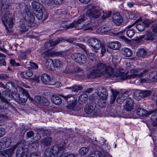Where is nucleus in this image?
I'll return each mask as SVG.
<instances>
[{
	"mask_svg": "<svg viewBox=\"0 0 157 157\" xmlns=\"http://www.w3.org/2000/svg\"><path fill=\"white\" fill-rule=\"evenodd\" d=\"M119 37L121 38L122 40L125 41L126 43H128L129 42V40L125 37L124 36H119Z\"/></svg>",
	"mask_w": 157,
	"mask_h": 157,
	"instance_id": "obj_61",
	"label": "nucleus"
},
{
	"mask_svg": "<svg viewBox=\"0 0 157 157\" xmlns=\"http://www.w3.org/2000/svg\"><path fill=\"white\" fill-rule=\"evenodd\" d=\"M103 15L102 18L104 19H105L109 17L111 15L112 13L111 11L103 12Z\"/></svg>",
	"mask_w": 157,
	"mask_h": 157,
	"instance_id": "obj_44",
	"label": "nucleus"
},
{
	"mask_svg": "<svg viewBox=\"0 0 157 157\" xmlns=\"http://www.w3.org/2000/svg\"><path fill=\"white\" fill-rule=\"evenodd\" d=\"M0 109H4L10 111H15V109L8 101H1L0 104Z\"/></svg>",
	"mask_w": 157,
	"mask_h": 157,
	"instance_id": "obj_14",
	"label": "nucleus"
},
{
	"mask_svg": "<svg viewBox=\"0 0 157 157\" xmlns=\"http://www.w3.org/2000/svg\"><path fill=\"white\" fill-rule=\"evenodd\" d=\"M52 140V138L49 137H47L44 138L42 141L43 144L46 146L50 145Z\"/></svg>",
	"mask_w": 157,
	"mask_h": 157,
	"instance_id": "obj_36",
	"label": "nucleus"
},
{
	"mask_svg": "<svg viewBox=\"0 0 157 157\" xmlns=\"http://www.w3.org/2000/svg\"><path fill=\"white\" fill-rule=\"evenodd\" d=\"M29 157H38V154L37 152H34L31 153Z\"/></svg>",
	"mask_w": 157,
	"mask_h": 157,
	"instance_id": "obj_64",
	"label": "nucleus"
},
{
	"mask_svg": "<svg viewBox=\"0 0 157 157\" xmlns=\"http://www.w3.org/2000/svg\"><path fill=\"white\" fill-rule=\"evenodd\" d=\"M71 57L75 61L80 64H84L86 63V57L82 54L74 53L71 55Z\"/></svg>",
	"mask_w": 157,
	"mask_h": 157,
	"instance_id": "obj_11",
	"label": "nucleus"
},
{
	"mask_svg": "<svg viewBox=\"0 0 157 157\" xmlns=\"http://www.w3.org/2000/svg\"><path fill=\"white\" fill-rule=\"evenodd\" d=\"M140 69H133L130 70V75H127V74L120 72L119 75L120 78L122 80L129 79L131 78H141L142 74H140Z\"/></svg>",
	"mask_w": 157,
	"mask_h": 157,
	"instance_id": "obj_6",
	"label": "nucleus"
},
{
	"mask_svg": "<svg viewBox=\"0 0 157 157\" xmlns=\"http://www.w3.org/2000/svg\"><path fill=\"white\" fill-rule=\"evenodd\" d=\"M112 19L114 23L117 25H120L123 22L122 18L119 13L113 14Z\"/></svg>",
	"mask_w": 157,
	"mask_h": 157,
	"instance_id": "obj_15",
	"label": "nucleus"
},
{
	"mask_svg": "<svg viewBox=\"0 0 157 157\" xmlns=\"http://www.w3.org/2000/svg\"><path fill=\"white\" fill-rule=\"evenodd\" d=\"M87 8L88 10L86 12V15L87 17L83 16H80L77 20L74 21L70 24V27H75L77 30L82 29L91 22L90 17L97 18L99 17L101 14L102 11L101 10H94L95 6L93 4L89 5Z\"/></svg>",
	"mask_w": 157,
	"mask_h": 157,
	"instance_id": "obj_1",
	"label": "nucleus"
},
{
	"mask_svg": "<svg viewBox=\"0 0 157 157\" xmlns=\"http://www.w3.org/2000/svg\"><path fill=\"white\" fill-rule=\"evenodd\" d=\"M43 103L40 104L43 105H44L48 106L49 104V102L48 100L44 97H42Z\"/></svg>",
	"mask_w": 157,
	"mask_h": 157,
	"instance_id": "obj_48",
	"label": "nucleus"
},
{
	"mask_svg": "<svg viewBox=\"0 0 157 157\" xmlns=\"http://www.w3.org/2000/svg\"><path fill=\"white\" fill-rule=\"evenodd\" d=\"M111 91L112 93V95L111 96L110 102L111 104H113L117 98V95L119 94V92L112 89H111Z\"/></svg>",
	"mask_w": 157,
	"mask_h": 157,
	"instance_id": "obj_25",
	"label": "nucleus"
},
{
	"mask_svg": "<svg viewBox=\"0 0 157 157\" xmlns=\"http://www.w3.org/2000/svg\"><path fill=\"white\" fill-rule=\"evenodd\" d=\"M138 56L143 57L145 56L147 54V52L146 50L144 49H139L136 53Z\"/></svg>",
	"mask_w": 157,
	"mask_h": 157,
	"instance_id": "obj_32",
	"label": "nucleus"
},
{
	"mask_svg": "<svg viewBox=\"0 0 157 157\" xmlns=\"http://www.w3.org/2000/svg\"><path fill=\"white\" fill-rule=\"evenodd\" d=\"M64 72L67 73L71 74L73 73V71L70 69L66 68Z\"/></svg>",
	"mask_w": 157,
	"mask_h": 157,
	"instance_id": "obj_63",
	"label": "nucleus"
},
{
	"mask_svg": "<svg viewBox=\"0 0 157 157\" xmlns=\"http://www.w3.org/2000/svg\"><path fill=\"white\" fill-rule=\"evenodd\" d=\"M94 109V106L91 104H88L85 106L84 111L86 113L89 114L91 113Z\"/></svg>",
	"mask_w": 157,
	"mask_h": 157,
	"instance_id": "obj_23",
	"label": "nucleus"
},
{
	"mask_svg": "<svg viewBox=\"0 0 157 157\" xmlns=\"http://www.w3.org/2000/svg\"><path fill=\"white\" fill-rule=\"evenodd\" d=\"M154 113L151 117V119L152 122V124L154 126H157V109L154 110H151L148 112V115H151Z\"/></svg>",
	"mask_w": 157,
	"mask_h": 157,
	"instance_id": "obj_16",
	"label": "nucleus"
},
{
	"mask_svg": "<svg viewBox=\"0 0 157 157\" xmlns=\"http://www.w3.org/2000/svg\"><path fill=\"white\" fill-rule=\"evenodd\" d=\"M59 157H75V155L73 154H67L64 153L61 154Z\"/></svg>",
	"mask_w": 157,
	"mask_h": 157,
	"instance_id": "obj_52",
	"label": "nucleus"
},
{
	"mask_svg": "<svg viewBox=\"0 0 157 157\" xmlns=\"http://www.w3.org/2000/svg\"><path fill=\"white\" fill-rule=\"evenodd\" d=\"M41 80L44 84H48L50 81V77L48 74H44L41 76Z\"/></svg>",
	"mask_w": 157,
	"mask_h": 157,
	"instance_id": "obj_21",
	"label": "nucleus"
},
{
	"mask_svg": "<svg viewBox=\"0 0 157 157\" xmlns=\"http://www.w3.org/2000/svg\"><path fill=\"white\" fill-rule=\"evenodd\" d=\"M87 42L89 46L92 48L93 51L96 53H98V50L101 49V54L102 56L106 52L105 45L101 44V41L98 39L95 38H91L87 40Z\"/></svg>",
	"mask_w": 157,
	"mask_h": 157,
	"instance_id": "obj_3",
	"label": "nucleus"
},
{
	"mask_svg": "<svg viewBox=\"0 0 157 157\" xmlns=\"http://www.w3.org/2000/svg\"><path fill=\"white\" fill-rule=\"evenodd\" d=\"M124 94L122 93H119V94L117 95V99H116V101L117 102L119 103H121V102H122L124 100L123 97Z\"/></svg>",
	"mask_w": 157,
	"mask_h": 157,
	"instance_id": "obj_35",
	"label": "nucleus"
},
{
	"mask_svg": "<svg viewBox=\"0 0 157 157\" xmlns=\"http://www.w3.org/2000/svg\"><path fill=\"white\" fill-rule=\"evenodd\" d=\"M11 143L10 140L8 139L6 141H3V142L0 141V149H2L5 148L6 147H7L10 146Z\"/></svg>",
	"mask_w": 157,
	"mask_h": 157,
	"instance_id": "obj_24",
	"label": "nucleus"
},
{
	"mask_svg": "<svg viewBox=\"0 0 157 157\" xmlns=\"http://www.w3.org/2000/svg\"><path fill=\"white\" fill-rule=\"evenodd\" d=\"M42 56L43 57V58L44 59H46L49 57V56H50L51 55V53L50 54L49 53V52L48 51V52H45L44 53H43L42 54Z\"/></svg>",
	"mask_w": 157,
	"mask_h": 157,
	"instance_id": "obj_54",
	"label": "nucleus"
},
{
	"mask_svg": "<svg viewBox=\"0 0 157 157\" xmlns=\"http://www.w3.org/2000/svg\"><path fill=\"white\" fill-rule=\"evenodd\" d=\"M33 8L35 11L34 13L36 18L39 20L43 18L45 20L47 17V14L45 12H43L42 9V5L38 2H33L32 3Z\"/></svg>",
	"mask_w": 157,
	"mask_h": 157,
	"instance_id": "obj_5",
	"label": "nucleus"
},
{
	"mask_svg": "<svg viewBox=\"0 0 157 157\" xmlns=\"http://www.w3.org/2000/svg\"><path fill=\"white\" fill-rule=\"evenodd\" d=\"M142 98L147 97L152 93V92L149 90L142 91Z\"/></svg>",
	"mask_w": 157,
	"mask_h": 157,
	"instance_id": "obj_38",
	"label": "nucleus"
},
{
	"mask_svg": "<svg viewBox=\"0 0 157 157\" xmlns=\"http://www.w3.org/2000/svg\"><path fill=\"white\" fill-rule=\"evenodd\" d=\"M63 66L62 62L58 59L53 60V67H61Z\"/></svg>",
	"mask_w": 157,
	"mask_h": 157,
	"instance_id": "obj_31",
	"label": "nucleus"
},
{
	"mask_svg": "<svg viewBox=\"0 0 157 157\" xmlns=\"http://www.w3.org/2000/svg\"><path fill=\"white\" fill-rule=\"evenodd\" d=\"M14 84L12 82H7L6 85L5 86V88L6 89H9V87H13L14 86Z\"/></svg>",
	"mask_w": 157,
	"mask_h": 157,
	"instance_id": "obj_51",
	"label": "nucleus"
},
{
	"mask_svg": "<svg viewBox=\"0 0 157 157\" xmlns=\"http://www.w3.org/2000/svg\"><path fill=\"white\" fill-rule=\"evenodd\" d=\"M21 94L23 96L25 95V98L21 97L19 94H16V98L15 99L20 104L25 102L28 98L30 97V95L25 90L22 88H21Z\"/></svg>",
	"mask_w": 157,
	"mask_h": 157,
	"instance_id": "obj_12",
	"label": "nucleus"
},
{
	"mask_svg": "<svg viewBox=\"0 0 157 157\" xmlns=\"http://www.w3.org/2000/svg\"><path fill=\"white\" fill-rule=\"evenodd\" d=\"M137 114L140 116H147L148 115V112L147 113V112L144 109L141 108H139L136 110Z\"/></svg>",
	"mask_w": 157,
	"mask_h": 157,
	"instance_id": "obj_26",
	"label": "nucleus"
},
{
	"mask_svg": "<svg viewBox=\"0 0 157 157\" xmlns=\"http://www.w3.org/2000/svg\"><path fill=\"white\" fill-rule=\"evenodd\" d=\"M94 69L90 74L95 77H98L103 74H106L111 76L113 74V71L111 66H107L102 63H99L94 67Z\"/></svg>",
	"mask_w": 157,
	"mask_h": 157,
	"instance_id": "obj_2",
	"label": "nucleus"
},
{
	"mask_svg": "<svg viewBox=\"0 0 157 157\" xmlns=\"http://www.w3.org/2000/svg\"><path fill=\"white\" fill-rule=\"evenodd\" d=\"M136 23L135 27L136 29L140 32L143 31L146 27L148 26L151 23V21L149 19H146L142 21L141 19H138L136 20L135 23Z\"/></svg>",
	"mask_w": 157,
	"mask_h": 157,
	"instance_id": "obj_10",
	"label": "nucleus"
},
{
	"mask_svg": "<svg viewBox=\"0 0 157 157\" xmlns=\"http://www.w3.org/2000/svg\"><path fill=\"white\" fill-rule=\"evenodd\" d=\"M133 102L132 99L129 98L126 100L125 105L124 107V110L127 111L131 110L133 108Z\"/></svg>",
	"mask_w": 157,
	"mask_h": 157,
	"instance_id": "obj_18",
	"label": "nucleus"
},
{
	"mask_svg": "<svg viewBox=\"0 0 157 157\" xmlns=\"http://www.w3.org/2000/svg\"><path fill=\"white\" fill-rule=\"evenodd\" d=\"M88 99V95L86 93L81 94L79 98V100L80 101L84 103Z\"/></svg>",
	"mask_w": 157,
	"mask_h": 157,
	"instance_id": "obj_33",
	"label": "nucleus"
},
{
	"mask_svg": "<svg viewBox=\"0 0 157 157\" xmlns=\"http://www.w3.org/2000/svg\"><path fill=\"white\" fill-rule=\"evenodd\" d=\"M2 21L7 29L8 30L9 28H12L13 24V19L12 14L8 11L6 12L2 17Z\"/></svg>",
	"mask_w": 157,
	"mask_h": 157,
	"instance_id": "obj_9",
	"label": "nucleus"
},
{
	"mask_svg": "<svg viewBox=\"0 0 157 157\" xmlns=\"http://www.w3.org/2000/svg\"><path fill=\"white\" fill-rule=\"evenodd\" d=\"M50 41L49 42H46L44 44V47L46 50H49L53 48V46L52 45Z\"/></svg>",
	"mask_w": 157,
	"mask_h": 157,
	"instance_id": "obj_40",
	"label": "nucleus"
},
{
	"mask_svg": "<svg viewBox=\"0 0 157 157\" xmlns=\"http://www.w3.org/2000/svg\"><path fill=\"white\" fill-rule=\"evenodd\" d=\"M43 97H41L39 95L37 96H36L35 98V100L37 102L41 104V103H43V101H42Z\"/></svg>",
	"mask_w": 157,
	"mask_h": 157,
	"instance_id": "obj_49",
	"label": "nucleus"
},
{
	"mask_svg": "<svg viewBox=\"0 0 157 157\" xmlns=\"http://www.w3.org/2000/svg\"><path fill=\"white\" fill-rule=\"evenodd\" d=\"M52 102L54 104L59 105L62 103V100L60 97L56 95H52L51 97Z\"/></svg>",
	"mask_w": 157,
	"mask_h": 157,
	"instance_id": "obj_22",
	"label": "nucleus"
},
{
	"mask_svg": "<svg viewBox=\"0 0 157 157\" xmlns=\"http://www.w3.org/2000/svg\"><path fill=\"white\" fill-rule=\"evenodd\" d=\"M60 96L63 97L65 100L69 102L77 103V101L75 100L73 96L71 94H69L66 96H64L63 95H60Z\"/></svg>",
	"mask_w": 157,
	"mask_h": 157,
	"instance_id": "obj_20",
	"label": "nucleus"
},
{
	"mask_svg": "<svg viewBox=\"0 0 157 157\" xmlns=\"http://www.w3.org/2000/svg\"><path fill=\"white\" fill-rule=\"evenodd\" d=\"M149 80H151L153 81H155L157 79V71H155L151 72L150 74Z\"/></svg>",
	"mask_w": 157,
	"mask_h": 157,
	"instance_id": "obj_28",
	"label": "nucleus"
},
{
	"mask_svg": "<svg viewBox=\"0 0 157 157\" xmlns=\"http://www.w3.org/2000/svg\"><path fill=\"white\" fill-rule=\"evenodd\" d=\"M31 7L29 5H26L24 9V12L25 13V20L28 22L27 25L29 27H33L34 25V23L35 17L34 13L31 11Z\"/></svg>",
	"mask_w": 157,
	"mask_h": 157,
	"instance_id": "obj_7",
	"label": "nucleus"
},
{
	"mask_svg": "<svg viewBox=\"0 0 157 157\" xmlns=\"http://www.w3.org/2000/svg\"><path fill=\"white\" fill-rule=\"evenodd\" d=\"M121 52L122 54L125 57H129L132 55V51L129 48H124L122 49Z\"/></svg>",
	"mask_w": 157,
	"mask_h": 157,
	"instance_id": "obj_19",
	"label": "nucleus"
},
{
	"mask_svg": "<svg viewBox=\"0 0 157 157\" xmlns=\"http://www.w3.org/2000/svg\"><path fill=\"white\" fill-rule=\"evenodd\" d=\"M127 36L129 37H132L135 34V31L133 29H130L127 31Z\"/></svg>",
	"mask_w": 157,
	"mask_h": 157,
	"instance_id": "obj_39",
	"label": "nucleus"
},
{
	"mask_svg": "<svg viewBox=\"0 0 157 157\" xmlns=\"http://www.w3.org/2000/svg\"><path fill=\"white\" fill-rule=\"evenodd\" d=\"M6 134L5 128L0 127V138L3 137Z\"/></svg>",
	"mask_w": 157,
	"mask_h": 157,
	"instance_id": "obj_55",
	"label": "nucleus"
},
{
	"mask_svg": "<svg viewBox=\"0 0 157 157\" xmlns=\"http://www.w3.org/2000/svg\"><path fill=\"white\" fill-rule=\"evenodd\" d=\"M142 91L140 90H137L134 93V96L140 98H142Z\"/></svg>",
	"mask_w": 157,
	"mask_h": 157,
	"instance_id": "obj_46",
	"label": "nucleus"
},
{
	"mask_svg": "<svg viewBox=\"0 0 157 157\" xmlns=\"http://www.w3.org/2000/svg\"><path fill=\"white\" fill-rule=\"evenodd\" d=\"M154 39V36L151 32L147 33L145 39L148 40H152Z\"/></svg>",
	"mask_w": 157,
	"mask_h": 157,
	"instance_id": "obj_45",
	"label": "nucleus"
},
{
	"mask_svg": "<svg viewBox=\"0 0 157 157\" xmlns=\"http://www.w3.org/2000/svg\"><path fill=\"white\" fill-rule=\"evenodd\" d=\"M29 53V51H21L20 54V57L22 59H25L27 58V54Z\"/></svg>",
	"mask_w": 157,
	"mask_h": 157,
	"instance_id": "obj_41",
	"label": "nucleus"
},
{
	"mask_svg": "<svg viewBox=\"0 0 157 157\" xmlns=\"http://www.w3.org/2000/svg\"><path fill=\"white\" fill-rule=\"evenodd\" d=\"M34 133L32 131H29L27 132L26 133V136L28 138H30L33 136Z\"/></svg>",
	"mask_w": 157,
	"mask_h": 157,
	"instance_id": "obj_60",
	"label": "nucleus"
},
{
	"mask_svg": "<svg viewBox=\"0 0 157 157\" xmlns=\"http://www.w3.org/2000/svg\"><path fill=\"white\" fill-rule=\"evenodd\" d=\"M45 66L48 70L51 69L53 67V60L52 59H48L46 62Z\"/></svg>",
	"mask_w": 157,
	"mask_h": 157,
	"instance_id": "obj_29",
	"label": "nucleus"
},
{
	"mask_svg": "<svg viewBox=\"0 0 157 157\" xmlns=\"http://www.w3.org/2000/svg\"><path fill=\"white\" fill-rule=\"evenodd\" d=\"M25 147V142L21 141L17 144L16 146L13 148L12 151H14L16 148H17L16 153V157H27L29 150Z\"/></svg>",
	"mask_w": 157,
	"mask_h": 157,
	"instance_id": "obj_4",
	"label": "nucleus"
},
{
	"mask_svg": "<svg viewBox=\"0 0 157 157\" xmlns=\"http://www.w3.org/2000/svg\"><path fill=\"white\" fill-rule=\"evenodd\" d=\"M9 6L10 3L8 2H5L2 3V8L3 9L7 10V9L8 8Z\"/></svg>",
	"mask_w": 157,
	"mask_h": 157,
	"instance_id": "obj_50",
	"label": "nucleus"
},
{
	"mask_svg": "<svg viewBox=\"0 0 157 157\" xmlns=\"http://www.w3.org/2000/svg\"><path fill=\"white\" fill-rule=\"evenodd\" d=\"M63 146L59 147L55 145L51 148L48 149L45 152L46 157H55V155H58L59 153L63 154L64 151Z\"/></svg>",
	"mask_w": 157,
	"mask_h": 157,
	"instance_id": "obj_8",
	"label": "nucleus"
},
{
	"mask_svg": "<svg viewBox=\"0 0 157 157\" xmlns=\"http://www.w3.org/2000/svg\"><path fill=\"white\" fill-rule=\"evenodd\" d=\"M77 103L69 102L68 105L66 106L67 109H70L74 110Z\"/></svg>",
	"mask_w": 157,
	"mask_h": 157,
	"instance_id": "obj_42",
	"label": "nucleus"
},
{
	"mask_svg": "<svg viewBox=\"0 0 157 157\" xmlns=\"http://www.w3.org/2000/svg\"><path fill=\"white\" fill-rule=\"evenodd\" d=\"M107 47L109 48L114 50L119 49L121 46L120 43L118 41L110 42L107 44Z\"/></svg>",
	"mask_w": 157,
	"mask_h": 157,
	"instance_id": "obj_17",
	"label": "nucleus"
},
{
	"mask_svg": "<svg viewBox=\"0 0 157 157\" xmlns=\"http://www.w3.org/2000/svg\"><path fill=\"white\" fill-rule=\"evenodd\" d=\"M64 52L63 51H53L51 52V55L53 56L63 57L64 56Z\"/></svg>",
	"mask_w": 157,
	"mask_h": 157,
	"instance_id": "obj_34",
	"label": "nucleus"
},
{
	"mask_svg": "<svg viewBox=\"0 0 157 157\" xmlns=\"http://www.w3.org/2000/svg\"><path fill=\"white\" fill-rule=\"evenodd\" d=\"M66 89H70L73 92H76L78 90H82V87L79 86H74L71 87H67Z\"/></svg>",
	"mask_w": 157,
	"mask_h": 157,
	"instance_id": "obj_30",
	"label": "nucleus"
},
{
	"mask_svg": "<svg viewBox=\"0 0 157 157\" xmlns=\"http://www.w3.org/2000/svg\"><path fill=\"white\" fill-rule=\"evenodd\" d=\"M62 40V38L61 37H57L56 38H55L53 39H52V40H50V42L52 44V45L53 46V47L58 44Z\"/></svg>",
	"mask_w": 157,
	"mask_h": 157,
	"instance_id": "obj_27",
	"label": "nucleus"
},
{
	"mask_svg": "<svg viewBox=\"0 0 157 157\" xmlns=\"http://www.w3.org/2000/svg\"><path fill=\"white\" fill-rule=\"evenodd\" d=\"M141 70L140 69V74H142L141 75V78L143 77L144 75L147 72L149 71V69H147L144 70L143 71H141Z\"/></svg>",
	"mask_w": 157,
	"mask_h": 157,
	"instance_id": "obj_58",
	"label": "nucleus"
},
{
	"mask_svg": "<svg viewBox=\"0 0 157 157\" xmlns=\"http://www.w3.org/2000/svg\"><path fill=\"white\" fill-rule=\"evenodd\" d=\"M129 14V19H133L135 17L136 15L134 13H133L130 12Z\"/></svg>",
	"mask_w": 157,
	"mask_h": 157,
	"instance_id": "obj_59",
	"label": "nucleus"
},
{
	"mask_svg": "<svg viewBox=\"0 0 157 157\" xmlns=\"http://www.w3.org/2000/svg\"><path fill=\"white\" fill-rule=\"evenodd\" d=\"M97 94L100 99L105 100L108 97V93L106 90L104 88L99 87L97 89Z\"/></svg>",
	"mask_w": 157,
	"mask_h": 157,
	"instance_id": "obj_13",
	"label": "nucleus"
},
{
	"mask_svg": "<svg viewBox=\"0 0 157 157\" xmlns=\"http://www.w3.org/2000/svg\"><path fill=\"white\" fill-rule=\"evenodd\" d=\"M20 31L21 32H26L27 30V29L25 26L24 24H21L20 25Z\"/></svg>",
	"mask_w": 157,
	"mask_h": 157,
	"instance_id": "obj_53",
	"label": "nucleus"
},
{
	"mask_svg": "<svg viewBox=\"0 0 157 157\" xmlns=\"http://www.w3.org/2000/svg\"><path fill=\"white\" fill-rule=\"evenodd\" d=\"M33 71L31 70H29L25 71V75L28 77H30L33 75Z\"/></svg>",
	"mask_w": 157,
	"mask_h": 157,
	"instance_id": "obj_56",
	"label": "nucleus"
},
{
	"mask_svg": "<svg viewBox=\"0 0 157 157\" xmlns=\"http://www.w3.org/2000/svg\"><path fill=\"white\" fill-rule=\"evenodd\" d=\"M88 151V149L86 147H82L79 150V153L81 155H84L86 154Z\"/></svg>",
	"mask_w": 157,
	"mask_h": 157,
	"instance_id": "obj_43",
	"label": "nucleus"
},
{
	"mask_svg": "<svg viewBox=\"0 0 157 157\" xmlns=\"http://www.w3.org/2000/svg\"><path fill=\"white\" fill-rule=\"evenodd\" d=\"M10 63L11 65L13 66H17L20 65L19 63H17L13 59H11L10 60Z\"/></svg>",
	"mask_w": 157,
	"mask_h": 157,
	"instance_id": "obj_57",
	"label": "nucleus"
},
{
	"mask_svg": "<svg viewBox=\"0 0 157 157\" xmlns=\"http://www.w3.org/2000/svg\"><path fill=\"white\" fill-rule=\"evenodd\" d=\"M50 2L55 5H60L62 3L63 0H50Z\"/></svg>",
	"mask_w": 157,
	"mask_h": 157,
	"instance_id": "obj_47",
	"label": "nucleus"
},
{
	"mask_svg": "<svg viewBox=\"0 0 157 157\" xmlns=\"http://www.w3.org/2000/svg\"><path fill=\"white\" fill-rule=\"evenodd\" d=\"M41 138L40 135L38 133L36 134V136L34 137V140L35 141H37L40 140Z\"/></svg>",
	"mask_w": 157,
	"mask_h": 157,
	"instance_id": "obj_62",
	"label": "nucleus"
},
{
	"mask_svg": "<svg viewBox=\"0 0 157 157\" xmlns=\"http://www.w3.org/2000/svg\"><path fill=\"white\" fill-rule=\"evenodd\" d=\"M76 45L78 48H81L86 53V54H88V51L86 49V47L84 45L79 43H77Z\"/></svg>",
	"mask_w": 157,
	"mask_h": 157,
	"instance_id": "obj_37",
	"label": "nucleus"
}]
</instances>
